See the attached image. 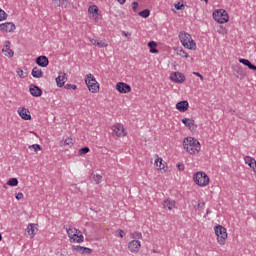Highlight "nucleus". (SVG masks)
Wrapping results in <instances>:
<instances>
[{
	"label": "nucleus",
	"instance_id": "1",
	"mask_svg": "<svg viewBox=\"0 0 256 256\" xmlns=\"http://www.w3.org/2000/svg\"><path fill=\"white\" fill-rule=\"evenodd\" d=\"M183 146H184V149L188 153H190V155H197V153L201 151V144L199 143V140L193 137L185 138L183 141Z\"/></svg>",
	"mask_w": 256,
	"mask_h": 256
},
{
	"label": "nucleus",
	"instance_id": "2",
	"mask_svg": "<svg viewBox=\"0 0 256 256\" xmlns=\"http://www.w3.org/2000/svg\"><path fill=\"white\" fill-rule=\"evenodd\" d=\"M179 39H180V42L182 43L183 47H185V49H190V50L196 49L197 44L195 43V41L193 40V38L191 37V35L189 33L180 32Z\"/></svg>",
	"mask_w": 256,
	"mask_h": 256
},
{
	"label": "nucleus",
	"instance_id": "3",
	"mask_svg": "<svg viewBox=\"0 0 256 256\" xmlns=\"http://www.w3.org/2000/svg\"><path fill=\"white\" fill-rule=\"evenodd\" d=\"M214 231L219 245H225L227 241V229L222 225H216Z\"/></svg>",
	"mask_w": 256,
	"mask_h": 256
},
{
	"label": "nucleus",
	"instance_id": "4",
	"mask_svg": "<svg viewBox=\"0 0 256 256\" xmlns=\"http://www.w3.org/2000/svg\"><path fill=\"white\" fill-rule=\"evenodd\" d=\"M194 183L199 187H207L209 185V176L205 172H197L194 174Z\"/></svg>",
	"mask_w": 256,
	"mask_h": 256
},
{
	"label": "nucleus",
	"instance_id": "5",
	"mask_svg": "<svg viewBox=\"0 0 256 256\" xmlns=\"http://www.w3.org/2000/svg\"><path fill=\"white\" fill-rule=\"evenodd\" d=\"M85 83L91 93H99V83L93 74H88Z\"/></svg>",
	"mask_w": 256,
	"mask_h": 256
},
{
	"label": "nucleus",
	"instance_id": "6",
	"mask_svg": "<svg viewBox=\"0 0 256 256\" xmlns=\"http://www.w3.org/2000/svg\"><path fill=\"white\" fill-rule=\"evenodd\" d=\"M64 229H66L70 239H73L76 243H83V234L77 228H67L64 226Z\"/></svg>",
	"mask_w": 256,
	"mask_h": 256
},
{
	"label": "nucleus",
	"instance_id": "7",
	"mask_svg": "<svg viewBox=\"0 0 256 256\" xmlns=\"http://www.w3.org/2000/svg\"><path fill=\"white\" fill-rule=\"evenodd\" d=\"M213 19L217 21V23H227L229 21V14L223 9L216 10L213 12Z\"/></svg>",
	"mask_w": 256,
	"mask_h": 256
},
{
	"label": "nucleus",
	"instance_id": "8",
	"mask_svg": "<svg viewBox=\"0 0 256 256\" xmlns=\"http://www.w3.org/2000/svg\"><path fill=\"white\" fill-rule=\"evenodd\" d=\"M88 15L92 21H95L96 23L98 21H101V14L99 13V8L97 5H92L88 8Z\"/></svg>",
	"mask_w": 256,
	"mask_h": 256
},
{
	"label": "nucleus",
	"instance_id": "9",
	"mask_svg": "<svg viewBox=\"0 0 256 256\" xmlns=\"http://www.w3.org/2000/svg\"><path fill=\"white\" fill-rule=\"evenodd\" d=\"M116 90L121 94L131 93V86L125 82H118Z\"/></svg>",
	"mask_w": 256,
	"mask_h": 256
},
{
	"label": "nucleus",
	"instance_id": "10",
	"mask_svg": "<svg viewBox=\"0 0 256 256\" xmlns=\"http://www.w3.org/2000/svg\"><path fill=\"white\" fill-rule=\"evenodd\" d=\"M128 249L130 253H139V249H141V242L139 240H131L128 243Z\"/></svg>",
	"mask_w": 256,
	"mask_h": 256
},
{
	"label": "nucleus",
	"instance_id": "11",
	"mask_svg": "<svg viewBox=\"0 0 256 256\" xmlns=\"http://www.w3.org/2000/svg\"><path fill=\"white\" fill-rule=\"evenodd\" d=\"M15 29H16L15 24L12 22H6V23L0 24V31H2L3 33H13Z\"/></svg>",
	"mask_w": 256,
	"mask_h": 256
},
{
	"label": "nucleus",
	"instance_id": "12",
	"mask_svg": "<svg viewBox=\"0 0 256 256\" xmlns=\"http://www.w3.org/2000/svg\"><path fill=\"white\" fill-rule=\"evenodd\" d=\"M171 81L174 83H185V75L181 72H174L170 75Z\"/></svg>",
	"mask_w": 256,
	"mask_h": 256
},
{
	"label": "nucleus",
	"instance_id": "13",
	"mask_svg": "<svg viewBox=\"0 0 256 256\" xmlns=\"http://www.w3.org/2000/svg\"><path fill=\"white\" fill-rule=\"evenodd\" d=\"M2 53H4L5 57H13L15 55V52L11 50V42L10 41H5L4 42V47L2 49Z\"/></svg>",
	"mask_w": 256,
	"mask_h": 256
},
{
	"label": "nucleus",
	"instance_id": "14",
	"mask_svg": "<svg viewBox=\"0 0 256 256\" xmlns=\"http://www.w3.org/2000/svg\"><path fill=\"white\" fill-rule=\"evenodd\" d=\"M67 83V74L65 72H59L56 78L57 87H64Z\"/></svg>",
	"mask_w": 256,
	"mask_h": 256
},
{
	"label": "nucleus",
	"instance_id": "15",
	"mask_svg": "<svg viewBox=\"0 0 256 256\" xmlns=\"http://www.w3.org/2000/svg\"><path fill=\"white\" fill-rule=\"evenodd\" d=\"M29 91L32 97H41V95H43V90H41V88L35 84L30 85Z\"/></svg>",
	"mask_w": 256,
	"mask_h": 256
},
{
	"label": "nucleus",
	"instance_id": "16",
	"mask_svg": "<svg viewBox=\"0 0 256 256\" xmlns=\"http://www.w3.org/2000/svg\"><path fill=\"white\" fill-rule=\"evenodd\" d=\"M18 114L24 121H31V112H29V109L27 108H19Z\"/></svg>",
	"mask_w": 256,
	"mask_h": 256
},
{
	"label": "nucleus",
	"instance_id": "17",
	"mask_svg": "<svg viewBox=\"0 0 256 256\" xmlns=\"http://www.w3.org/2000/svg\"><path fill=\"white\" fill-rule=\"evenodd\" d=\"M176 109L181 113H185L189 109V102L182 100L176 104Z\"/></svg>",
	"mask_w": 256,
	"mask_h": 256
},
{
	"label": "nucleus",
	"instance_id": "18",
	"mask_svg": "<svg viewBox=\"0 0 256 256\" xmlns=\"http://www.w3.org/2000/svg\"><path fill=\"white\" fill-rule=\"evenodd\" d=\"M36 64H38L39 67H47L49 65V58H47V56H38L36 58Z\"/></svg>",
	"mask_w": 256,
	"mask_h": 256
},
{
	"label": "nucleus",
	"instance_id": "19",
	"mask_svg": "<svg viewBox=\"0 0 256 256\" xmlns=\"http://www.w3.org/2000/svg\"><path fill=\"white\" fill-rule=\"evenodd\" d=\"M28 235L31 236V238L35 237L37 235V232L39 229L37 228V224H29L26 229Z\"/></svg>",
	"mask_w": 256,
	"mask_h": 256
},
{
	"label": "nucleus",
	"instance_id": "20",
	"mask_svg": "<svg viewBox=\"0 0 256 256\" xmlns=\"http://www.w3.org/2000/svg\"><path fill=\"white\" fill-rule=\"evenodd\" d=\"M163 209H168V211H172L175 207V201L171 199H166L163 201Z\"/></svg>",
	"mask_w": 256,
	"mask_h": 256
},
{
	"label": "nucleus",
	"instance_id": "21",
	"mask_svg": "<svg viewBox=\"0 0 256 256\" xmlns=\"http://www.w3.org/2000/svg\"><path fill=\"white\" fill-rule=\"evenodd\" d=\"M244 161H245L246 165H248L251 169H253V171H255V167H256L255 158H253L251 156H245Z\"/></svg>",
	"mask_w": 256,
	"mask_h": 256
},
{
	"label": "nucleus",
	"instance_id": "22",
	"mask_svg": "<svg viewBox=\"0 0 256 256\" xmlns=\"http://www.w3.org/2000/svg\"><path fill=\"white\" fill-rule=\"evenodd\" d=\"M52 3L56 5V7H62L63 9H67L70 5L68 0H52Z\"/></svg>",
	"mask_w": 256,
	"mask_h": 256
},
{
	"label": "nucleus",
	"instance_id": "23",
	"mask_svg": "<svg viewBox=\"0 0 256 256\" xmlns=\"http://www.w3.org/2000/svg\"><path fill=\"white\" fill-rule=\"evenodd\" d=\"M182 123H184L185 127H188V129H195V127H197V125H195V120L191 118L182 119Z\"/></svg>",
	"mask_w": 256,
	"mask_h": 256
},
{
	"label": "nucleus",
	"instance_id": "24",
	"mask_svg": "<svg viewBox=\"0 0 256 256\" xmlns=\"http://www.w3.org/2000/svg\"><path fill=\"white\" fill-rule=\"evenodd\" d=\"M239 63H242V65H245V67H248L251 71H256V66L251 63V61L245 59V58H240Z\"/></svg>",
	"mask_w": 256,
	"mask_h": 256
},
{
	"label": "nucleus",
	"instance_id": "25",
	"mask_svg": "<svg viewBox=\"0 0 256 256\" xmlns=\"http://www.w3.org/2000/svg\"><path fill=\"white\" fill-rule=\"evenodd\" d=\"M111 135L113 137H125L127 135V130L125 129H113Z\"/></svg>",
	"mask_w": 256,
	"mask_h": 256
},
{
	"label": "nucleus",
	"instance_id": "26",
	"mask_svg": "<svg viewBox=\"0 0 256 256\" xmlns=\"http://www.w3.org/2000/svg\"><path fill=\"white\" fill-rule=\"evenodd\" d=\"M32 77H34L35 79H41V77H43V71L41 70V68L34 67L32 69Z\"/></svg>",
	"mask_w": 256,
	"mask_h": 256
},
{
	"label": "nucleus",
	"instance_id": "27",
	"mask_svg": "<svg viewBox=\"0 0 256 256\" xmlns=\"http://www.w3.org/2000/svg\"><path fill=\"white\" fill-rule=\"evenodd\" d=\"M65 145H67L68 147H73V145H75V142H73V138L67 137L60 142V147H65Z\"/></svg>",
	"mask_w": 256,
	"mask_h": 256
},
{
	"label": "nucleus",
	"instance_id": "28",
	"mask_svg": "<svg viewBox=\"0 0 256 256\" xmlns=\"http://www.w3.org/2000/svg\"><path fill=\"white\" fill-rule=\"evenodd\" d=\"M234 71L237 73V79H244L245 78V70L243 68L236 66L234 67Z\"/></svg>",
	"mask_w": 256,
	"mask_h": 256
},
{
	"label": "nucleus",
	"instance_id": "29",
	"mask_svg": "<svg viewBox=\"0 0 256 256\" xmlns=\"http://www.w3.org/2000/svg\"><path fill=\"white\" fill-rule=\"evenodd\" d=\"M7 185L10 187H17V185H19V180H17V178H11L8 180Z\"/></svg>",
	"mask_w": 256,
	"mask_h": 256
},
{
	"label": "nucleus",
	"instance_id": "30",
	"mask_svg": "<svg viewBox=\"0 0 256 256\" xmlns=\"http://www.w3.org/2000/svg\"><path fill=\"white\" fill-rule=\"evenodd\" d=\"M140 17H143L144 19H147L151 15V11L149 9H145L138 13Z\"/></svg>",
	"mask_w": 256,
	"mask_h": 256
},
{
	"label": "nucleus",
	"instance_id": "31",
	"mask_svg": "<svg viewBox=\"0 0 256 256\" xmlns=\"http://www.w3.org/2000/svg\"><path fill=\"white\" fill-rule=\"evenodd\" d=\"M155 165L156 167H158V169H165V164H163V158H157V160L155 161Z\"/></svg>",
	"mask_w": 256,
	"mask_h": 256
},
{
	"label": "nucleus",
	"instance_id": "32",
	"mask_svg": "<svg viewBox=\"0 0 256 256\" xmlns=\"http://www.w3.org/2000/svg\"><path fill=\"white\" fill-rule=\"evenodd\" d=\"M92 179L94 181V183H96V185H99V183H101V180L103 179V176L99 175V174H92Z\"/></svg>",
	"mask_w": 256,
	"mask_h": 256
},
{
	"label": "nucleus",
	"instance_id": "33",
	"mask_svg": "<svg viewBox=\"0 0 256 256\" xmlns=\"http://www.w3.org/2000/svg\"><path fill=\"white\" fill-rule=\"evenodd\" d=\"M131 239H143L141 232H134L130 234Z\"/></svg>",
	"mask_w": 256,
	"mask_h": 256
},
{
	"label": "nucleus",
	"instance_id": "34",
	"mask_svg": "<svg viewBox=\"0 0 256 256\" xmlns=\"http://www.w3.org/2000/svg\"><path fill=\"white\" fill-rule=\"evenodd\" d=\"M73 251H76V253H81V255H83V251L85 249V247L83 246H72Z\"/></svg>",
	"mask_w": 256,
	"mask_h": 256
},
{
	"label": "nucleus",
	"instance_id": "35",
	"mask_svg": "<svg viewBox=\"0 0 256 256\" xmlns=\"http://www.w3.org/2000/svg\"><path fill=\"white\" fill-rule=\"evenodd\" d=\"M29 149H33L35 151V153H37V151H41V149H43V148L39 144H33V145L29 146Z\"/></svg>",
	"mask_w": 256,
	"mask_h": 256
},
{
	"label": "nucleus",
	"instance_id": "36",
	"mask_svg": "<svg viewBox=\"0 0 256 256\" xmlns=\"http://www.w3.org/2000/svg\"><path fill=\"white\" fill-rule=\"evenodd\" d=\"M177 55H179L180 57H184L185 59L189 57V54H187V52H185V50L183 49L178 50Z\"/></svg>",
	"mask_w": 256,
	"mask_h": 256
},
{
	"label": "nucleus",
	"instance_id": "37",
	"mask_svg": "<svg viewBox=\"0 0 256 256\" xmlns=\"http://www.w3.org/2000/svg\"><path fill=\"white\" fill-rule=\"evenodd\" d=\"M89 151H90L89 147H83L79 150V155H87Z\"/></svg>",
	"mask_w": 256,
	"mask_h": 256
},
{
	"label": "nucleus",
	"instance_id": "38",
	"mask_svg": "<svg viewBox=\"0 0 256 256\" xmlns=\"http://www.w3.org/2000/svg\"><path fill=\"white\" fill-rule=\"evenodd\" d=\"M5 19H7V13L0 8V21H5Z\"/></svg>",
	"mask_w": 256,
	"mask_h": 256
},
{
	"label": "nucleus",
	"instance_id": "39",
	"mask_svg": "<svg viewBox=\"0 0 256 256\" xmlns=\"http://www.w3.org/2000/svg\"><path fill=\"white\" fill-rule=\"evenodd\" d=\"M93 253V249L84 247V250H82V255H91Z\"/></svg>",
	"mask_w": 256,
	"mask_h": 256
},
{
	"label": "nucleus",
	"instance_id": "40",
	"mask_svg": "<svg viewBox=\"0 0 256 256\" xmlns=\"http://www.w3.org/2000/svg\"><path fill=\"white\" fill-rule=\"evenodd\" d=\"M64 88H66L67 90L73 89V91H75L77 89V85H75V84H66V85H64Z\"/></svg>",
	"mask_w": 256,
	"mask_h": 256
},
{
	"label": "nucleus",
	"instance_id": "41",
	"mask_svg": "<svg viewBox=\"0 0 256 256\" xmlns=\"http://www.w3.org/2000/svg\"><path fill=\"white\" fill-rule=\"evenodd\" d=\"M195 209H204L205 208V202L199 200L198 205L194 206Z\"/></svg>",
	"mask_w": 256,
	"mask_h": 256
},
{
	"label": "nucleus",
	"instance_id": "42",
	"mask_svg": "<svg viewBox=\"0 0 256 256\" xmlns=\"http://www.w3.org/2000/svg\"><path fill=\"white\" fill-rule=\"evenodd\" d=\"M17 75H18L21 79H25V72H23V69H18V70H17Z\"/></svg>",
	"mask_w": 256,
	"mask_h": 256
},
{
	"label": "nucleus",
	"instance_id": "43",
	"mask_svg": "<svg viewBox=\"0 0 256 256\" xmlns=\"http://www.w3.org/2000/svg\"><path fill=\"white\" fill-rule=\"evenodd\" d=\"M107 45H108V44L105 43V42H103V41H100V42L98 41L97 44H96L97 47H101V48L107 47Z\"/></svg>",
	"mask_w": 256,
	"mask_h": 256
},
{
	"label": "nucleus",
	"instance_id": "44",
	"mask_svg": "<svg viewBox=\"0 0 256 256\" xmlns=\"http://www.w3.org/2000/svg\"><path fill=\"white\" fill-rule=\"evenodd\" d=\"M148 47H149L150 49H153V48L157 47V44H156L155 41H150V42L148 43Z\"/></svg>",
	"mask_w": 256,
	"mask_h": 256
},
{
	"label": "nucleus",
	"instance_id": "45",
	"mask_svg": "<svg viewBox=\"0 0 256 256\" xmlns=\"http://www.w3.org/2000/svg\"><path fill=\"white\" fill-rule=\"evenodd\" d=\"M138 7H139V2H133V3H132V9H133V11H137Z\"/></svg>",
	"mask_w": 256,
	"mask_h": 256
},
{
	"label": "nucleus",
	"instance_id": "46",
	"mask_svg": "<svg viewBox=\"0 0 256 256\" xmlns=\"http://www.w3.org/2000/svg\"><path fill=\"white\" fill-rule=\"evenodd\" d=\"M183 4H181V3H177V4H175V9H177V11H181V9H183Z\"/></svg>",
	"mask_w": 256,
	"mask_h": 256
},
{
	"label": "nucleus",
	"instance_id": "47",
	"mask_svg": "<svg viewBox=\"0 0 256 256\" xmlns=\"http://www.w3.org/2000/svg\"><path fill=\"white\" fill-rule=\"evenodd\" d=\"M114 129H125V126L123 124H115Z\"/></svg>",
	"mask_w": 256,
	"mask_h": 256
},
{
	"label": "nucleus",
	"instance_id": "48",
	"mask_svg": "<svg viewBox=\"0 0 256 256\" xmlns=\"http://www.w3.org/2000/svg\"><path fill=\"white\" fill-rule=\"evenodd\" d=\"M118 235H119V237H121V239H123V237L125 236V231L119 229L118 230Z\"/></svg>",
	"mask_w": 256,
	"mask_h": 256
},
{
	"label": "nucleus",
	"instance_id": "49",
	"mask_svg": "<svg viewBox=\"0 0 256 256\" xmlns=\"http://www.w3.org/2000/svg\"><path fill=\"white\" fill-rule=\"evenodd\" d=\"M89 41L90 43H92V45H97V42H98V40L95 38H89Z\"/></svg>",
	"mask_w": 256,
	"mask_h": 256
},
{
	"label": "nucleus",
	"instance_id": "50",
	"mask_svg": "<svg viewBox=\"0 0 256 256\" xmlns=\"http://www.w3.org/2000/svg\"><path fill=\"white\" fill-rule=\"evenodd\" d=\"M177 167H178L179 171H185V165L177 164Z\"/></svg>",
	"mask_w": 256,
	"mask_h": 256
},
{
	"label": "nucleus",
	"instance_id": "51",
	"mask_svg": "<svg viewBox=\"0 0 256 256\" xmlns=\"http://www.w3.org/2000/svg\"><path fill=\"white\" fill-rule=\"evenodd\" d=\"M15 197L19 201V200L23 199V193L20 192V193L16 194Z\"/></svg>",
	"mask_w": 256,
	"mask_h": 256
},
{
	"label": "nucleus",
	"instance_id": "52",
	"mask_svg": "<svg viewBox=\"0 0 256 256\" xmlns=\"http://www.w3.org/2000/svg\"><path fill=\"white\" fill-rule=\"evenodd\" d=\"M194 75H196V77H199L201 79V81H203V75H201V73L199 72H194Z\"/></svg>",
	"mask_w": 256,
	"mask_h": 256
},
{
	"label": "nucleus",
	"instance_id": "53",
	"mask_svg": "<svg viewBox=\"0 0 256 256\" xmlns=\"http://www.w3.org/2000/svg\"><path fill=\"white\" fill-rule=\"evenodd\" d=\"M122 35H124V37H131V33L125 31L122 32Z\"/></svg>",
	"mask_w": 256,
	"mask_h": 256
},
{
	"label": "nucleus",
	"instance_id": "54",
	"mask_svg": "<svg viewBox=\"0 0 256 256\" xmlns=\"http://www.w3.org/2000/svg\"><path fill=\"white\" fill-rule=\"evenodd\" d=\"M150 53H159V50L156 48H150Z\"/></svg>",
	"mask_w": 256,
	"mask_h": 256
},
{
	"label": "nucleus",
	"instance_id": "55",
	"mask_svg": "<svg viewBox=\"0 0 256 256\" xmlns=\"http://www.w3.org/2000/svg\"><path fill=\"white\" fill-rule=\"evenodd\" d=\"M118 1V3H120V5H125V1H127V0H117Z\"/></svg>",
	"mask_w": 256,
	"mask_h": 256
},
{
	"label": "nucleus",
	"instance_id": "56",
	"mask_svg": "<svg viewBox=\"0 0 256 256\" xmlns=\"http://www.w3.org/2000/svg\"><path fill=\"white\" fill-rule=\"evenodd\" d=\"M201 1H205V3H209V0H201Z\"/></svg>",
	"mask_w": 256,
	"mask_h": 256
},
{
	"label": "nucleus",
	"instance_id": "57",
	"mask_svg": "<svg viewBox=\"0 0 256 256\" xmlns=\"http://www.w3.org/2000/svg\"><path fill=\"white\" fill-rule=\"evenodd\" d=\"M1 239H3V236H2L1 233H0V241H1Z\"/></svg>",
	"mask_w": 256,
	"mask_h": 256
},
{
	"label": "nucleus",
	"instance_id": "58",
	"mask_svg": "<svg viewBox=\"0 0 256 256\" xmlns=\"http://www.w3.org/2000/svg\"><path fill=\"white\" fill-rule=\"evenodd\" d=\"M207 215H209V210H207Z\"/></svg>",
	"mask_w": 256,
	"mask_h": 256
}]
</instances>
